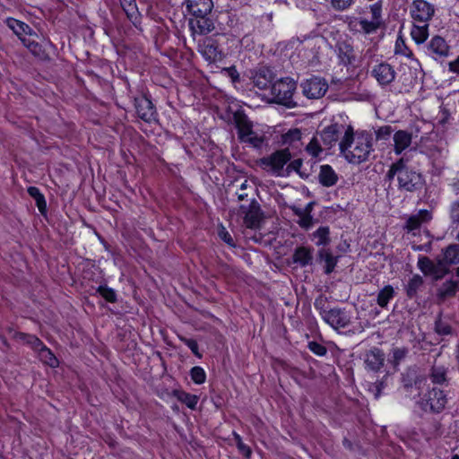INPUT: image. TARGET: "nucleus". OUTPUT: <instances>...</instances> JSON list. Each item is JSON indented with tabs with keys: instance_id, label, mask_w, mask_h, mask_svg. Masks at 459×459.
Listing matches in <instances>:
<instances>
[{
	"instance_id": "nucleus-18",
	"label": "nucleus",
	"mask_w": 459,
	"mask_h": 459,
	"mask_svg": "<svg viewBox=\"0 0 459 459\" xmlns=\"http://www.w3.org/2000/svg\"><path fill=\"white\" fill-rule=\"evenodd\" d=\"M234 124L238 130V137L239 141H245V137L252 134L253 123L243 112H236L233 115Z\"/></svg>"
},
{
	"instance_id": "nucleus-45",
	"label": "nucleus",
	"mask_w": 459,
	"mask_h": 459,
	"mask_svg": "<svg viewBox=\"0 0 459 459\" xmlns=\"http://www.w3.org/2000/svg\"><path fill=\"white\" fill-rule=\"evenodd\" d=\"M97 292L108 302L114 303L117 301V294L115 290L107 285H100L97 288Z\"/></svg>"
},
{
	"instance_id": "nucleus-60",
	"label": "nucleus",
	"mask_w": 459,
	"mask_h": 459,
	"mask_svg": "<svg viewBox=\"0 0 459 459\" xmlns=\"http://www.w3.org/2000/svg\"><path fill=\"white\" fill-rule=\"evenodd\" d=\"M222 72L225 73L231 79L232 82H238L240 81L239 73L238 72L236 66L234 65L223 68Z\"/></svg>"
},
{
	"instance_id": "nucleus-53",
	"label": "nucleus",
	"mask_w": 459,
	"mask_h": 459,
	"mask_svg": "<svg viewBox=\"0 0 459 459\" xmlns=\"http://www.w3.org/2000/svg\"><path fill=\"white\" fill-rule=\"evenodd\" d=\"M385 382L384 379L376 381L371 384L368 391L371 392L376 399H378L381 395L382 390L385 387Z\"/></svg>"
},
{
	"instance_id": "nucleus-64",
	"label": "nucleus",
	"mask_w": 459,
	"mask_h": 459,
	"mask_svg": "<svg viewBox=\"0 0 459 459\" xmlns=\"http://www.w3.org/2000/svg\"><path fill=\"white\" fill-rule=\"evenodd\" d=\"M449 70L453 73H459V56L455 61L449 63Z\"/></svg>"
},
{
	"instance_id": "nucleus-1",
	"label": "nucleus",
	"mask_w": 459,
	"mask_h": 459,
	"mask_svg": "<svg viewBox=\"0 0 459 459\" xmlns=\"http://www.w3.org/2000/svg\"><path fill=\"white\" fill-rule=\"evenodd\" d=\"M339 148L348 162L359 165L368 160L374 152L373 138L368 132L354 135L353 128L349 126L339 143Z\"/></svg>"
},
{
	"instance_id": "nucleus-63",
	"label": "nucleus",
	"mask_w": 459,
	"mask_h": 459,
	"mask_svg": "<svg viewBox=\"0 0 459 459\" xmlns=\"http://www.w3.org/2000/svg\"><path fill=\"white\" fill-rule=\"evenodd\" d=\"M301 228L308 229L312 225V216L308 213H305L298 221Z\"/></svg>"
},
{
	"instance_id": "nucleus-57",
	"label": "nucleus",
	"mask_w": 459,
	"mask_h": 459,
	"mask_svg": "<svg viewBox=\"0 0 459 459\" xmlns=\"http://www.w3.org/2000/svg\"><path fill=\"white\" fill-rule=\"evenodd\" d=\"M180 341L185 343L190 350L198 358H201L202 355L199 353V351H198V343L194 339H190V338H186V337H183V336H180L179 337Z\"/></svg>"
},
{
	"instance_id": "nucleus-50",
	"label": "nucleus",
	"mask_w": 459,
	"mask_h": 459,
	"mask_svg": "<svg viewBox=\"0 0 459 459\" xmlns=\"http://www.w3.org/2000/svg\"><path fill=\"white\" fill-rule=\"evenodd\" d=\"M234 437H235V441H236L237 447L239 450V452L245 457L249 458L250 455H251V453H252L250 447L243 443L242 438H241V437L238 434L234 433Z\"/></svg>"
},
{
	"instance_id": "nucleus-40",
	"label": "nucleus",
	"mask_w": 459,
	"mask_h": 459,
	"mask_svg": "<svg viewBox=\"0 0 459 459\" xmlns=\"http://www.w3.org/2000/svg\"><path fill=\"white\" fill-rule=\"evenodd\" d=\"M459 290V281H447L439 289V296L442 298L454 296Z\"/></svg>"
},
{
	"instance_id": "nucleus-33",
	"label": "nucleus",
	"mask_w": 459,
	"mask_h": 459,
	"mask_svg": "<svg viewBox=\"0 0 459 459\" xmlns=\"http://www.w3.org/2000/svg\"><path fill=\"white\" fill-rule=\"evenodd\" d=\"M27 192L30 196L35 200L36 205L41 215L45 216L47 214V202L44 195L36 186H29Z\"/></svg>"
},
{
	"instance_id": "nucleus-6",
	"label": "nucleus",
	"mask_w": 459,
	"mask_h": 459,
	"mask_svg": "<svg viewBox=\"0 0 459 459\" xmlns=\"http://www.w3.org/2000/svg\"><path fill=\"white\" fill-rule=\"evenodd\" d=\"M291 154L289 149H281L274 152L267 157L260 160V165L264 168H270L272 171L280 176L284 166L290 160Z\"/></svg>"
},
{
	"instance_id": "nucleus-48",
	"label": "nucleus",
	"mask_w": 459,
	"mask_h": 459,
	"mask_svg": "<svg viewBox=\"0 0 459 459\" xmlns=\"http://www.w3.org/2000/svg\"><path fill=\"white\" fill-rule=\"evenodd\" d=\"M302 167V160L301 159H296L292 161H290L286 168L287 175H289L290 172L295 171L297 172L301 178H307V175L303 173L300 169Z\"/></svg>"
},
{
	"instance_id": "nucleus-41",
	"label": "nucleus",
	"mask_w": 459,
	"mask_h": 459,
	"mask_svg": "<svg viewBox=\"0 0 459 459\" xmlns=\"http://www.w3.org/2000/svg\"><path fill=\"white\" fill-rule=\"evenodd\" d=\"M418 375L414 369H407L402 374V385L403 388L409 391L418 382Z\"/></svg>"
},
{
	"instance_id": "nucleus-21",
	"label": "nucleus",
	"mask_w": 459,
	"mask_h": 459,
	"mask_svg": "<svg viewBox=\"0 0 459 459\" xmlns=\"http://www.w3.org/2000/svg\"><path fill=\"white\" fill-rule=\"evenodd\" d=\"M343 128V126L338 124L325 127L320 134L324 144L332 147L338 141Z\"/></svg>"
},
{
	"instance_id": "nucleus-30",
	"label": "nucleus",
	"mask_w": 459,
	"mask_h": 459,
	"mask_svg": "<svg viewBox=\"0 0 459 459\" xmlns=\"http://www.w3.org/2000/svg\"><path fill=\"white\" fill-rule=\"evenodd\" d=\"M172 395L191 410H195L196 408L199 401V396L186 393L183 390H173Z\"/></svg>"
},
{
	"instance_id": "nucleus-8",
	"label": "nucleus",
	"mask_w": 459,
	"mask_h": 459,
	"mask_svg": "<svg viewBox=\"0 0 459 459\" xmlns=\"http://www.w3.org/2000/svg\"><path fill=\"white\" fill-rule=\"evenodd\" d=\"M434 14V4L426 0H413L411 5V16L415 22L428 23Z\"/></svg>"
},
{
	"instance_id": "nucleus-10",
	"label": "nucleus",
	"mask_w": 459,
	"mask_h": 459,
	"mask_svg": "<svg viewBox=\"0 0 459 459\" xmlns=\"http://www.w3.org/2000/svg\"><path fill=\"white\" fill-rule=\"evenodd\" d=\"M136 113L138 117L147 123L156 120L157 111L152 100L147 96L135 98Z\"/></svg>"
},
{
	"instance_id": "nucleus-22",
	"label": "nucleus",
	"mask_w": 459,
	"mask_h": 459,
	"mask_svg": "<svg viewBox=\"0 0 459 459\" xmlns=\"http://www.w3.org/2000/svg\"><path fill=\"white\" fill-rule=\"evenodd\" d=\"M394 151L396 154H401L405 149H407L412 139V134L406 130H398L394 134Z\"/></svg>"
},
{
	"instance_id": "nucleus-20",
	"label": "nucleus",
	"mask_w": 459,
	"mask_h": 459,
	"mask_svg": "<svg viewBox=\"0 0 459 459\" xmlns=\"http://www.w3.org/2000/svg\"><path fill=\"white\" fill-rule=\"evenodd\" d=\"M5 24L9 29H11L13 33L22 41V39H26L25 36H32L36 35V33L32 30V29L25 22L16 20L14 18L9 17L5 20Z\"/></svg>"
},
{
	"instance_id": "nucleus-9",
	"label": "nucleus",
	"mask_w": 459,
	"mask_h": 459,
	"mask_svg": "<svg viewBox=\"0 0 459 459\" xmlns=\"http://www.w3.org/2000/svg\"><path fill=\"white\" fill-rule=\"evenodd\" d=\"M240 209L245 213V226L253 230L259 229L263 219V212L258 202L253 199L247 207L241 205Z\"/></svg>"
},
{
	"instance_id": "nucleus-58",
	"label": "nucleus",
	"mask_w": 459,
	"mask_h": 459,
	"mask_svg": "<svg viewBox=\"0 0 459 459\" xmlns=\"http://www.w3.org/2000/svg\"><path fill=\"white\" fill-rule=\"evenodd\" d=\"M371 20L382 23V4L380 3H375L370 5Z\"/></svg>"
},
{
	"instance_id": "nucleus-51",
	"label": "nucleus",
	"mask_w": 459,
	"mask_h": 459,
	"mask_svg": "<svg viewBox=\"0 0 459 459\" xmlns=\"http://www.w3.org/2000/svg\"><path fill=\"white\" fill-rule=\"evenodd\" d=\"M307 348L314 354L320 356V357L325 356L327 352V349L323 344L314 342V341L308 342Z\"/></svg>"
},
{
	"instance_id": "nucleus-46",
	"label": "nucleus",
	"mask_w": 459,
	"mask_h": 459,
	"mask_svg": "<svg viewBox=\"0 0 459 459\" xmlns=\"http://www.w3.org/2000/svg\"><path fill=\"white\" fill-rule=\"evenodd\" d=\"M191 379L197 385H201L206 380V374L203 368L195 366L190 370Z\"/></svg>"
},
{
	"instance_id": "nucleus-47",
	"label": "nucleus",
	"mask_w": 459,
	"mask_h": 459,
	"mask_svg": "<svg viewBox=\"0 0 459 459\" xmlns=\"http://www.w3.org/2000/svg\"><path fill=\"white\" fill-rule=\"evenodd\" d=\"M409 352V350L406 347L402 348H394L392 350V363L394 367L398 366L402 360L405 359Z\"/></svg>"
},
{
	"instance_id": "nucleus-55",
	"label": "nucleus",
	"mask_w": 459,
	"mask_h": 459,
	"mask_svg": "<svg viewBox=\"0 0 459 459\" xmlns=\"http://www.w3.org/2000/svg\"><path fill=\"white\" fill-rule=\"evenodd\" d=\"M449 219L452 224H459V201L451 204L449 208Z\"/></svg>"
},
{
	"instance_id": "nucleus-11",
	"label": "nucleus",
	"mask_w": 459,
	"mask_h": 459,
	"mask_svg": "<svg viewBox=\"0 0 459 459\" xmlns=\"http://www.w3.org/2000/svg\"><path fill=\"white\" fill-rule=\"evenodd\" d=\"M371 75L380 85L386 86L394 81L396 73L391 65L382 62L372 68Z\"/></svg>"
},
{
	"instance_id": "nucleus-13",
	"label": "nucleus",
	"mask_w": 459,
	"mask_h": 459,
	"mask_svg": "<svg viewBox=\"0 0 459 459\" xmlns=\"http://www.w3.org/2000/svg\"><path fill=\"white\" fill-rule=\"evenodd\" d=\"M340 64L348 66L353 65L356 61V54L352 44L349 40H338L334 47Z\"/></svg>"
},
{
	"instance_id": "nucleus-2",
	"label": "nucleus",
	"mask_w": 459,
	"mask_h": 459,
	"mask_svg": "<svg viewBox=\"0 0 459 459\" xmlns=\"http://www.w3.org/2000/svg\"><path fill=\"white\" fill-rule=\"evenodd\" d=\"M394 177L397 178L398 189L402 192H419L426 185L422 173L409 166L403 158L394 162L385 175L388 180Z\"/></svg>"
},
{
	"instance_id": "nucleus-35",
	"label": "nucleus",
	"mask_w": 459,
	"mask_h": 459,
	"mask_svg": "<svg viewBox=\"0 0 459 459\" xmlns=\"http://www.w3.org/2000/svg\"><path fill=\"white\" fill-rule=\"evenodd\" d=\"M424 283L423 278L419 275H413L408 284L405 287L406 295L409 299H413L417 296L418 290L422 287Z\"/></svg>"
},
{
	"instance_id": "nucleus-37",
	"label": "nucleus",
	"mask_w": 459,
	"mask_h": 459,
	"mask_svg": "<svg viewBox=\"0 0 459 459\" xmlns=\"http://www.w3.org/2000/svg\"><path fill=\"white\" fill-rule=\"evenodd\" d=\"M313 238L316 239V246L325 247L330 244V229L328 226H321L319 227L314 233Z\"/></svg>"
},
{
	"instance_id": "nucleus-52",
	"label": "nucleus",
	"mask_w": 459,
	"mask_h": 459,
	"mask_svg": "<svg viewBox=\"0 0 459 459\" xmlns=\"http://www.w3.org/2000/svg\"><path fill=\"white\" fill-rule=\"evenodd\" d=\"M325 305L326 299L323 297L317 298L314 302L315 308L319 311V314L323 320L325 318V314L328 313L329 311V308L326 307Z\"/></svg>"
},
{
	"instance_id": "nucleus-39",
	"label": "nucleus",
	"mask_w": 459,
	"mask_h": 459,
	"mask_svg": "<svg viewBox=\"0 0 459 459\" xmlns=\"http://www.w3.org/2000/svg\"><path fill=\"white\" fill-rule=\"evenodd\" d=\"M435 332L438 335L446 336L453 334V328L450 323L444 319L439 314L435 321Z\"/></svg>"
},
{
	"instance_id": "nucleus-15",
	"label": "nucleus",
	"mask_w": 459,
	"mask_h": 459,
	"mask_svg": "<svg viewBox=\"0 0 459 459\" xmlns=\"http://www.w3.org/2000/svg\"><path fill=\"white\" fill-rule=\"evenodd\" d=\"M252 74L255 86L260 90L266 89L272 83L275 76L273 69L266 65L257 67Z\"/></svg>"
},
{
	"instance_id": "nucleus-43",
	"label": "nucleus",
	"mask_w": 459,
	"mask_h": 459,
	"mask_svg": "<svg viewBox=\"0 0 459 459\" xmlns=\"http://www.w3.org/2000/svg\"><path fill=\"white\" fill-rule=\"evenodd\" d=\"M359 24L361 30L366 34L375 33L380 27L381 22H375L374 20L359 19Z\"/></svg>"
},
{
	"instance_id": "nucleus-29",
	"label": "nucleus",
	"mask_w": 459,
	"mask_h": 459,
	"mask_svg": "<svg viewBox=\"0 0 459 459\" xmlns=\"http://www.w3.org/2000/svg\"><path fill=\"white\" fill-rule=\"evenodd\" d=\"M14 338L23 343L29 345L35 351H40L43 348L44 343L36 335L29 334L25 333H15Z\"/></svg>"
},
{
	"instance_id": "nucleus-14",
	"label": "nucleus",
	"mask_w": 459,
	"mask_h": 459,
	"mask_svg": "<svg viewBox=\"0 0 459 459\" xmlns=\"http://www.w3.org/2000/svg\"><path fill=\"white\" fill-rule=\"evenodd\" d=\"M198 52L209 63L221 59V52L219 50L218 43L212 39H206L199 43Z\"/></svg>"
},
{
	"instance_id": "nucleus-25",
	"label": "nucleus",
	"mask_w": 459,
	"mask_h": 459,
	"mask_svg": "<svg viewBox=\"0 0 459 459\" xmlns=\"http://www.w3.org/2000/svg\"><path fill=\"white\" fill-rule=\"evenodd\" d=\"M318 181L323 186L330 187L337 183L338 175L330 165H322L318 174Z\"/></svg>"
},
{
	"instance_id": "nucleus-32",
	"label": "nucleus",
	"mask_w": 459,
	"mask_h": 459,
	"mask_svg": "<svg viewBox=\"0 0 459 459\" xmlns=\"http://www.w3.org/2000/svg\"><path fill=\"white\" fill-rule=\"evenodd\" d=\"M418 267L425 275H433L437 280L441 279V275H437V266L429 257L420 256Z\"/></svg>"
},
{
	"instance_id": "nucleus-16",
	"label": "nucleus",
	"mask_w": 459,
	"mask_h": 459,
	"mask_svg": "<svg viewBox=\"0 0 459 459\" xmlns=\"http://www.w3.org/2000/svg\"><path fill=\"white\" fill-rule=\"evenodd\" d=\"M432 212L429 210H420L416 214L411 215L404 225V230L408 232H413L420 230L422 224L428 223L432 220Z\"/></svg>"
},
{
	"instance_id": "nucleus-7",
	"label": "nucleus",
	"mask_w": 459,
	"mask_h": 459,
	"mask_svg": "<svg viewBox=\"0 0 459 459\" xmlns=\"http://www.w3.org/2000/svg\"><path fill=\"white\" fill-rule=\"evenodd\" d=\"M324 321L336 331L347 328L351 324V313L346 308H329Z\"/></svg>"
},
{
	"instance_id": "nucleus-42",
	"label": "nucleus",
	"mask_w": 459,
	"mask_h": 459,
	"mask_svg": "<svg viewBox=\"0 0 459 459\" xmlns=\"http://www.w3.org/2000/svg\"><path fill=\"white\" fill-rule=\"evenodd\" d=\"M39 359L46 364L49 365L52 368L57 366V359L52 351L44 344L43 348L38 351Z\"/></svg>"
},
{
	"instance_id": "nucleus-49",
	"label": "nucleus",
	"mask_w": 459,
	"mask_h": 459,
	"mask_svg": "<svg viewBox=\"0 0 459 459\" xmlns=\"http://www.w3.org/2000/svg\"><path fill=\"white\" fill-rule=\"evenodd\" d=\"M306 151L312 156V157H317L322 152V148L319 144L318 140L316 137H313L311 141L308 143V144L306 147Z\"/></svg>"
},
{
	"instance_id": "nucleus-24",
	"label": "nucleus",
	"mask_w": 459,
	"mask_h": 459,
	"mask_svg": "<svg viewBox=\"0 0 459 459\" xmlns=\"http://www.w3.org/2000/svg\"><path fill=\"white\" fill-rule=\"evenodd\" d=\"M448 368L442 365H433L429 370V377L434 385H448Z\"/></svg>"
},
{
	"instance_id": "nucleus-38",
	"label": "nucleus",
	"mask_w": 459,
	"mask_h": 459,
	"mask_svg": "<svg viewBox=\"0 0 459 459\" xmlns=\"http://www.w3.org/2000/svg\"><path fill=\"white\" fill-rule=\"evenodd\" d=\"M411 38L417 44L423 43L429 36V24L413 25L411 31Z\"/></svg>"
},
{
	"instance_id": "nucleus-5",
	"label": "nucleus",
	"mask_w": 459,
	"mask_h": 459,
	"mask_svg": "<svg viewBox=\"0 0 459 459\" xmlns=\"http://www.w3.org/2000/svg\"><path fill=\"white\" fill-rule=\"evenodd\" d=\"M327 81L319 76H311L300 83L302 93L309 100H317L325 96L328 91Z\"/></svg>"
},
{
	"instance_id": "nucleus-19",
	"label": "nucleus",
	"mask_w": 459,
	"mask_h": 459,
	"mask_svg": "<svg viewBox=\"0 0 459 459\" xmlns=\"http://www.w3.org/2000/svg\"><path fill=\"white\" fill-rule=\"evenodd\" d=\"M213 7L212 0H187L186 8L193 16L209 15Z\"/></svg>"
},
{
	"instance_id": "nucleus-23",
	"label": "nucleus",
	"mask_w": 459,
	"mask_h": 459,
	"mask_svg": "<svg viewBox=\"0 0 459 459\" xmlns=\"http://www.w3.org/2000/svg\"><path fill=\"white\" fill-rule=\"evenodd\" d=\"M292 262L301 267L312 264L313 248L307 247H297L292 255Z\"/></svg>"
},
{
	"instance_id": "nucleus-62",
	"label": "nucleus",
	"mask_w": 459,
	"mask_h": 459,
	"mask_svg": "<svg viewBox=\"0 0 459 459\" xmlns=\"http://www.w3.org/2000/svg\"><path fill=\"white\" fill-rule=\"evenodd\" d=\"M301 138V132L299 129L290 130L285 134V142L299 141Z\"/></svg>"
},
{
	"instance_id": "nucleus-3",
	"label": "nucleus",
	"mask_w": 459,
	"mask_h": 459,
	"mask_svg": "<svg viewBox=\"0 0 459 459\" xmlns=\"http://www.w3.org/2000/svg\"><path fill=\"white\" fill-rule=\"evenodd\" d=\"M296 81L290 77L277 80L271 88L273 100L271 102L285 106L287 108L296 107L293 100V94L296 91Z\"/></svg>"
},
{
	"instance_id": "nucleus-44",
	"label": "nucleus",
	"mask_w": 459,
	"mask_h": 459,
	"mask_svg": "<svg viewBox=\"0 0 459 459\" xmlns=\"http://www.w3.org/2000/svg\"><path fill=\"white\" fill-rule=\"evenodd\" d=\"M265 141V137L262 134H258L255 131H252V134H248V136L245 137V141H240L241 143H248L254 148L260 149Z\"/></svg>"
},
{
	"instance_id": "nucleus-28",
	"label": "nucleus",
	"mask_w": 459,
	"mask_h": 459,
	"mask_svg": "<svg viewBox=\"0 0 459 459\" xmlns=\"http://www.w3.org/2000/svg\"><path fill=\"white\" fill-rule=\"evenodd\" d=\"M119 2L127 18L136 26L140 22V13L135 0H119Z\"/></svg>"
},
{
	"instance_id": "nucleus-34",
	"label": "nucleus",
	"mask_w": 459,
	"mask_h": 459,
	"mask_svg": "<svg viewBox=\"0 0 459 459\" xmlns=\"http://www.w3.org/2000/svg\"><path fill=\"white\" fill-rule=\"evenodd\" d=\"M395 296V291L393 286L385 285L381 289L377 296V304L381 307H386L387 304Z\"/></svg>"
},
{
	"instance_id": "nucleus-26",
	"label": "nucleus",
	"mask_w": 459,
	"mask_h": 459,
	"mask_svg": "<svg viewBox=\"0 0 459 459\" xmlns=\"http://www.w3.org/2000/svg\"><path fill=\"white\" fill-rule=\"evenodd\" d=\"M195 17V21L191 20L189 23L193 29L196 28L200 34L210 33L215 29L213 20L208 15Z\"/></svg>"
},
{
	"instance_id": "nucleus-61",
	"label": "nucleus",
	"mask_w": 459,
	"mask_h": 459,
	"mask_svg": "<svg viewBox=\"0 0 459 459\" xmlns=\"http://www.w3.org/2000/svg\"><path fill=\"white\" fill-rule=\"evenodd\" d=\"M219 237L221 240H223L225 243H227L230 247H235L236 244L234 242V239L230 236V234L226 230L224 227H221V229L218 232Z\"/></svg>"
},
{
	"instance_id": "nucleus-31",
	"label": "nucleus",
	"mask_w": 459,
	"mask_h": 459,
	"mask_svg": "<svg viewBox=\"0 0 459 459\" xmlns=\"http://www.w3.org/2000/svg\"><path fill=\"white\" fill-rule=\"evenodd\" d=\"M22 44L30 50V52L40 60L48 59V55L39 42L31 39H22Z\"/></svg>"
},
{
	"instance_id": "nucleus-4",
	"label": "nucleus",
	"mask_w": 459,
	"mask_h": 459,
	"mask_svg": "<svg viewBox=\"0 0 459 459\" xmlns=\"http://www.w3.org/2000/svg\"><path fill=\"white\" fill-rule=\"evenodd\" d=\"M446 393L439 387L429 388L420 401V408L433 414L441 413L447 404Z\"/></svg>"
},
{
	"instance_id": "nucleus-59",
	"label": "nucleus",
	"mask_w": 459,
	"mask_h": 459,
	"mask_svg": "<svg viewBox=\"0 0 459 459\" xmlns=\"http://www.w3.org/2000/svg\"><path fill=\"white\" fill-rule=\"evenodd\" d=\"M352 3L353 0H331L332 7L336 11H344L348 9Z\"/></svg>"
},
{
	"instance_id": "nucleus-27",
	"label": "nucleus",
	"mask_w": 459,
	"mask_h": 459,
	"mask_svg": "<svg viewBox=\"0 0 459 459\" xmlns=\"http://www.w3.org/2000/svg\"><path fill=\"white\" fill-rule=\"evenodd\" d=\"M319 262L325 263V273L330 274L333 272L339 256H334L330 249L321 248L317 253Z\"/></svg>"
},
{
	"instance_id": "nucleus-17",
	"label": "nucleus",
	"mask_w": 459,
	"mask_h": 459,
	"mask_svg": "<svg viewBox=\"0 0 459 459\" xmlns=\"http://www.w3.org/2000/svg\"><path fill=\"white\" fill-rule=\"evenodd\" d=\"M427 50L429 56L437 59L448 56L449 46L442 37L434 36L427 45Z\"/></svg>"
},
{
	"instance_id": "nucleus-56",
	"label": "nucleus",
	"mask_w": 459,
	"mask_h": 459,
	"mask_svg": "<svg viewBox=\"0 0 459 459\" xmlns=\"http://www.w3.org/2000/svg\"><path fill=\"white\" fill-rule=\"evenodd\" d=\"M394 132L391 126H383L376 130L377 140H387Z\"/></svg>"
},
{
	"instance_id": "nucleus-54",
	"label": "nucleus",
	"mask_w": 459,
	"mask_h": 459,
	"mask_svg": "<svg viewBox=\"0 0 459 459\" xmlns=\"http://www.w3.org/2000/svg\"><path fill=\"white\" fill-rule=\"evenodd\" d=\"M395 54H400L411 57L413 56L412 52L407 48L403 39L399 37L395 43Z\"/></svg>"
},
{
	"instance_id": "nucleus-12",
	"label": "nucleus",
	"mask_w": 459,
	"mask_h": 459,
	"mask_svg": "<svg viewBox=\"0 0 459 459\" xmlns=\"http://www.w3.org/2000/svg\"><path fill=\"white\" fill-rule=\"evenodd\" d=\"M385 356L382 350L372 347L364 354V365L368 371L378 372L385 364Z\"/></svg>"
},
{
	"instance_id": "nucleus-36",
	"label": "nucleus",
	"mask_w": 459,
	"mask_h": 459,
	"mask_svg": "<svg viewBox=\"0 0 459 459\" xmlns=\"http://www.w3.org/2000/svg\"><path fill=\"white\" fill-rule=\"evenodd\" d=\"M442 261L446 264H459V245L458 244L449 245L444 250V258Z\"/></svg>"
}]
</instances>
